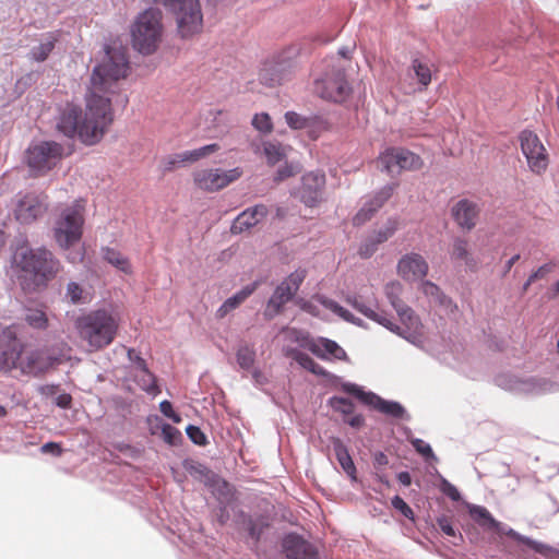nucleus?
Masks as SVG:
<instances>
[{"label": "nucleus", "instance_id": "1", "mask_svg": "<svg viewBox=\"0 0 559 559\" xmlns=\"http://www.w3.org/2000/svg\"><path fill=\"white\" fill-rule=\"evenodd\" d=\"M129 72L127 48L108 46L103 61L91 75L84 111L68 106L61 114L58 130L66 136L75 135L86 145L98 143L114 121V110L108 95L117 92L118 82Z\"/></svg>", "mask_w": 559, "mask_h": 559}, {"label": "nucleus", "instance_id": "2", "mask_svg": "<svg viewBox=\"0 0 559 559\" xmlns=\"http://www.w3.org/2000/svg\"><path fill=\"white\" fill-rule=\"evenodd\" d=\"M12 266L21 288L26 293L46 288L62 270L60 260L46 248L19 249Z\"/></svg>", "mask_w": 559, "mask_h": 559}, {"label": "nucleus", "instance_id": "3", "mask_svg": "<svg viewBox=\"0 0 559 559\" xmlns=\"http://www.w3.org/2000/svg\"><path fill=\"white\" fill-rule=\"evenodd\" d=\"M52 366L43 352L31 349L17 337L14 325L7 326L0 335V371L19 370L22 374L38 377Z\"/></svg>", "mask_w": 559, "mask_h": 559}, {"label": "nucleus", "instance_id": "4", "mask_svg": "<svg viewBox=\"0 0 559 559\" xmlns=\"http://www.w3.org/2000/svg\"><path fill=\"white\" fill-rule=\"evenodd\" d=\"M120 323L121 317L118 311L98 308L78 316L74 320V329L90 352H98L115 341Z\"/></svg>", "mask_w": 559, "mask_h": 559}, {"label": "nucleus", "instance_id": "5", "mask_svg": "<svg viewBox=\"0 0 559 559\" xmlns=\"http://www.w3.org/2000/svg\"><path fill=\"white\" fill-rule=\"evenodd\" d=\"M163 32L162 12L152 8L145 10L131 28L133 47L143 55H152L162 41Z\"/></svg>", "mask_w": 559, "mask_h": 559}, {"label": "nucleus", "instance_id": "6", "mask_svg": "<svg viewBox=\"0 0 559 559\" xmlns=\"http://www.w3.org/2000/svg\"><path fill=\"white\" fill-rule=\"evenodd\" d=\"M176 20L178 35L189 39L203 29V14L199 0H156Z\"/></svg>", "mask_w": 559, "mask_h": 559}, {"label": "nucleus", "instance_id": "7", "mask_svg": "<svg viewBox=\"0 0 559 559\" xmlns=\"http://www.w3.org/2000/svg\"><path fill=\"white\" fill-rule=\"evenodd\" d=\"M84 210V204L81 201H75L60 213L53 226V238L61 249H69L81 240Z\"/></svg>", "mask_w": 559, "mask_h": 559}, {"label": "nucleus", "instance_id": "8", "mask_svg": "<svg viewBox=\"0 0 559 559\" xmlns=\"http://www.w3.org/2000/svg\"><path fill=\"white\" fill-rule=\"evenodd\" d=\"M313 92L324 100L343 103L349 97L352 87L342 67L326 64L324 72L314 79Z\"/></svg>", "mask_w": 559, "mask_h": 559}, {"label": "nucleus", "instance_id": "9", "mask_svg": "<svg viewBox=\"0 0 559 559\" xmlns=\"http://www.w3.org/2000/svg\"><path fill=\"white\" fill-rule=\"evenodd\" d=\"M64 148L55 141H43L31 145L26 151V162L35 176L46 175L63 158Z\"/></svg>", "mask_w": 559, "mask_h": 559}, {"label": "nucleus", "instance_id": "10", "mask_svg": "<svg viewBox=\"0 0 559 559\" xmlns=\"http://www.w3.org/2000/svg\"><path fill=\"white\" fill-rule=\"evenodd\" d=\"M519 142L530 170L535 175L545 174L549 165V154L539 136L531 130H523L519 134Z\"/></svg>", "mask_w": 559, "mask_h": 559}, {"label": "nucleus", "instance_id": "11", "mask_svg": "<svg viewBox=\"0 0 559 559\" xmlns=\"http://www.w3.org/2000/svg\"><path fill=\"white\" fill-rule=\"evenodd\" d=\"M307 276V271L305 269H298L295 272L290 273L274 290L272 297L270 298L265 314L270 318L278 314L284 305H286L289 300L298 292L301 283L305 281Z\"/></svg>", "mask_w": 559, "mask_h": 559}, {"label": "nucleus", "instance_id": "12", "mask_svg": "<svg viewBox=\"0 0 559 559\" xmlns=\"http://www.w3.org/2000/svg\"><path fill=\"white\" fill-rule=\"evenodd\" d=\"M241 175L242 170L238 167L229 170L207 168L195 171L193 174V181L199 189L215 192L236 181Z\"/></svg>", "mask_w": 559, "mask_h": 559}, {"label": "nucleus", "instance_id": "13", "mask_svg": "<svg viewBox=\"0 0 559 559\" xmlns=\"http://www.w3.org/2000/svg\"><path fill=\"white\" fill-rule=\"evenodd\" d=\"M384 292L391 306L395 309L401 322L406 326L407 331H411L414 334H419L423 329V324L414 310L401 299V294L403 292L402 285L399 282H391L385 285Z\"/></svg>", "mask_w": 559, "mask_h": 559}, {"label": "nucleus", "instance_id": "14", "mask_svg": "<svg viewBox=\"0 0 559 559\" xmlns=\"http://www.w3.org/2000/svg\"><path fill=\"white\" fill-rule=\"evenodd\" d=\"M298 334L296 341L299 342L300 346L309 349L318 358L328 360L330 357L337 360L347 359L346 352L334 341L320 337L318 340L311 338L309 334L294 331Z\"/></svg>", "mask_w": 559, "mask_h": 559}, {"label": "nucleus", "instance_id": "15", "mask_svg": "<svg viewBox=\"0 0 559 559\" xmlns=\"http://www.w3.org/2000/svg\"><path fill=\"white\" fill-rule=\"evenodd\" d=\"M344 390L355 395L362 403L385 415H390L394 418H402L405 414V409L400 403L385 401L372 392H365L356 384H345Z\"/></svg>", "mask_w": 559, "mask_h": 559}, {"label": "nucleus", "instance_id": "16", "mask_svg": "<svg viewBox=\"0 0 559 559\" xmlns=\"http://www.w3.org/2000/svg\"><path fill=\"white\" fill-rule=\"evenodd\" d=\"M325 176L321 173H308L302 177L301 186L298 189V197L301 202L309 206H317L323 200Z\"/></svg>", "mask_w": 559, "mask_h": 559}, {"label": "nucleus", "instance_id": "17", "mask_svg": "<svg viewBox=\"0 0 559 559\" xmlns=\"http://www.w3.org/2000/svg\"><path fill=\"white\" fill-rule=\"evenodd\" d=\"M47 204L38 195L26 193L20 198L14 207V216L21 224H31L43 216Z\"/></svg>", "mask_w": 559, "mask_h": 559}, {"label": "nucleus", "instance_id": "18", "mask_svg": "<svg viewBox=\"0 0 559 559\" xmlns=\"http://www.w3.org/2000/svg\"><path fill=\"white\" fill-rule=\"evenodd\" d=\"M396 185H386L370 197L353 217L355 226H361L370 221L373 215L384 205V203L392 197Z\"/></svg>", "mask_w": 559, "mask_h": 559}, {"label": "nucleus", "instance_id": "19", "mask_svg": "<svg viewBox=\"0 0 559 559\" xmlns=\"http://www.w3.org/2000/svg\"><path fill=\"white\" fill-rule=\"evenodd\" d=\"M428 270L429 266L425 258L415 252L404 254L397 263V274L409 282L424 278Z\"/></svg>", "mask_w": 559, "mask_h": 559}, {"label": "nucleus", "instance_id": "20", "mask_svg": "<svg viewBox=\"0 0 559 559\" xmlns=\"http://www.w3.org/2000/svg\"><path fill=\"white\" fill-rule=\"evenodd\" d=\"M283 549L287 559H319L317 548L296 534L283 539Z\"/></svg>", "mask_w": 559, "mask_h": 559}, {"label": "nucleus", "instance_id": "21", "mask_svg": "<svg viewBox=\"0 0 559 559\" xmlns=\"http://www.w3.org/2000/svg\"><path fill=\"white\" fill-rule=\"evenodd\" d=\"M479 212L478 204L468 199L457 201L451 209V215L455 223L466 230H472L476 226Z\"/></svg>", "mask_w": 559, "mask_h": 559}, {"label": "nucleus", "instance_id": "22", "mask_svg": "<svg viewBox=\"0 0 559 559\" xmlns=\"http://www.w3.org/2000/svg\"><path fill=\"white\" fill-rule=\"evenodd\" d=\"M269 210L264 204H257L241 212L233 222L230 231L234 235L241 234L257 226L266 217Z\"/></svg>", "mask_w": 559, "mask_h": 559}, {"label": "nucleus", "instance_id": "23", "mask_svg": "<svg viewBox=\"0 0 559 559\" xmlns=\"http://www.w3.org/2000/svg\"><path fill=\"white\" fill-rule=\"evenodd\" d=\"M345 301L350 305L354 309H356L358 312L364 314L366 318L381 324L382 326L386 328L391 332L395 334H401L400 326L393 323L385 314L378 313L370 307H368L362 300L361 297L358 295H348L345 298Z\"/></svg>", "mask_w": 559, "mask_h": 559}, {"label": "nucleus", "instance_id": "24", "mask_svg": "<svg viewBox=\"0 0 559 559\" xmlns=\"http://www.w3.org/2000/svg\"><path fill=\"white\" fill-rule=\"evenodd\" d=\"M150 431L152 435H156L160 430L163 440L169 445H177L182 440L181 432L174 426L162 421L158 416L150 417Z\"/></svg>", "mask_w": 559, "mask_h": 559}, {"label": "nucleus", "instance_id": "25", "mask_svg": "<svg viewBox=\"0 0 559 559\" xmlns=\"http://www.w3.org/2000/svg\"><path fill=\"white\" fill-rule=\"evenodd\" d=\"M259 286V282H253L237 292L234 296L227 298L217 309V317L224 318L230 311L238 308L249 296H251Z\"/></svg>", "mask_w": 559, "mask_h": 559}, {"label": "nucleus", "instance_id": "26", "mask_svg": "<svg viewBox=\"0 0 559 559\" xmlns=\"http://www.w3.org/2000/svg\"><path fill=\"white\" fill-rule=\"evenodd\" d=\"M333 450L343 471L352 480H357L356 467L346 445L340 439L333 440Z\"/></svg>", "mask_w": 559, "mask_h": 559}, {"label": "nucleus", "instance_id": "27", "mask_svg": "<svg viewBox=\"0 0 559 559\" xmlns=\"http://www.w3.org/2000/svg\"><path fill=\"white\" fill-rule=\"evenodd\" d=\"M471 518L485 530L501 532V524L493 519L490 512L481 506H471L468 508Z\"/></svg>", "mask_w": 559, "mask_h": 559}, {"label": "nucleus", "instance_id": "28", "mask_svg": "<svg viewBox=\"0 0 559 559\" xmlns=\"http://www.w3.org/2000/svg\"><path fill=\"white\" fill-rule=\"evenodd\" d=\"M320 305H322L324 308L331 310L333 313L342 318L346 322L354 323L356 325L361 326L362 320L356 318L352 312H349L347 309L340 306L336 301L333 299H330L323 295H316L313 297Z\"/></svg>", "mask_w": 559, "mask_h": 559}, {"label": "nucleus", "instance_id": "29", "mask_svg": "<svg viewBox=\"0 0 559 559\" xmlns=\"http://www.w3.org/2000/svg\"><path fill=\"white\" fill-rule=\"evenodd\" d=\"M286 355L292 357L296 362H298L304 369L310 371L313 374L328 377L329 372L319 364H317L309 355L292 348L288 349Z\"/></svg>", "mask_w": 559, "mask_h": 559}, {"label": "nucleus", "instance_id": "30", "mask_svg": "<svg viewBox=\"0 0 559 559\" xmlns=\"http://www.w3.org/2000/svg\"><path fill=\"white\" fill-rule=\"evenodd\" d=\"M102 254L104 260L115 266L117 270L124 274L132 273V266L129 259L120 251L110 247H104L102 248Z\"/></svg>", "mask_w": 559, "mask_h": 559}, {"label": "nucleus", "instance_id": "31", "mask_svg": "<svg viewBox=\"0 0 559 559\" xmlns=\"http://www.w3.org/2000/svg\"><path fill=\"white\" fill-rule=\"evenodd\" d=\"M134 379L138 385L148 394L156 396L160 393V389L157 385L155 376L148 370L147 367L138 369L134 371Z\"/></svg>", "mask_w": 559, "mask_h": 559}, {"label": "nucleus", "instance_id": "32", "mask_svg": "<svg viewBox=\"0 0 559 559\" xmlns=\"http://www.w3.org/2000/svg\"><path fill=\"white\" fill-rule=\"evenodd\" d=\"M59 39L58 33H48L45 35L43 41L34 47L31 51V56L35 61H45L50 52L53 50L56 43Z\"/></svg>", "mask_w": 559, "mask_h": 559}, {"label": "nucleus", "instance_id": "33", "mask_svg": "<svg viewBox=\"0 0 559 559\" xmlns=\"http://www.w3.org/2000/svg\"><path fill=\"white\" fill-rule=\"evenodd\" d=\"M411 69L413 70L414 75L420 85V91L426 90L427 86L431 83L432 79L429 63L425 60L416 58L412 61Z\"/></svg>", "mask_w": 559, "mask_h": 559}, {"label": "nucleus", "instance_id": "34", "mask_svg": "<svg viewBox=\"0 0 559 559\" xmlns=\"http://www.w3.org/2000/svg\"><path fill=\"white\" fill-rule=\"evenodd\" d=\"M399 156V170H417L421 168V158L407 150L396 148Z\"/></svg>", "mask_w": 559, "mask_h": 559}, {"label": "nucleus", "instance_id": "35", "mask_svg": "<svg viewBox=\"0 0 559 559\" xmlns=\"http://www.w3.org/2000/svg\"><path fill=\"white\" fill-rule=\"evenodd\" d=\"M66 298L73 305L87 304L91 301L90 294L76 282L68 283Z\"/></svg>", "mask_w": 559, "mask_h": 559}, {"label": "nucleus", "instance_id": "36", "mask_svg": "<svg viewBox=\"0 0 559 559\" xmlns=\"http://www.w3.org/2000/svg\"><path fill=\"white\" fill-rule=\"evenodd\" d=\"M451 258L453 260L464 261L465 264L468 266L475 265L474 260L471 257V253L468 250V242L462 238H456L453 241Z\"/></svg>", "mask_w": 559, "mask_h": 559}, {"label": "nucleus", "instance_id": "37", "mask_svg": "<svg viewBox=\"0 0 559 559\" xmlns=\"http://www.w3.org/2000/svg\"><path fill=\"white\" fill-rule=\"evenodd\" d=\"M219 148L221 146L217 143L207 144L192 151L182 152V158L188 163H195L213 153H216Z\"/></svg>", "mask_w": 559, "mask_h": 559}, {"label": "nucleus", "instance_id": "38", "mask_svg": "<svg viewBox=\"0 0 559 559\" xmlns=\"http://www.w3.org/2000/svg\"><path fill=\"white\" fill-rule=\"evenodd\" d=\"M264 154L270 165H275L286 156L285 147L280 143L265 142L263 144Z\"/></svg>", "mask_w": 559, "mask_h": 559}, {"label": "nucleus", "instance_id": "39", "mask_svg": "<svg viewBox=\"0 0 559 559\" xmlns=\"http://www.w3.org/2000/svg\"><path fill=\"white\" fill-rule=\"evenodd\" d=\"M379 163L389 174L400 173L399 170V156L396 148L386 150L379 156Z\"/></svg>", "mask_w": 559, "mask_h": 559}, {"label": "nucleus", "instance_id": "40", "mask_svg": "<svg viewBox=\"0 0 559 559\" xmlns=\"http://www.w3.org/2000/svg\"><path fill=\"white\" fill-rule=\"evenodd\" d=\"M24 320L33 329L46 330L48 328L47 314L39 309H28Z\"/></svg>", "mask_w": 559, "mask_h": 559}, {"label": "nucleus", "instance_id": "41", "mask_svg": "<svg viewBox=\"0 0 559 559\" xmlns=\"http://www.w3.org/2000/svg\"><path fill=\"white\" fill-rule=\"evenodd\" d=\"M236 357L240 368L249 370L254 364L255 352L252 347L245 345L238 348Z\"/></svg>", "mask_w": 559, "mask_h": 559}, {"label": "nucleus", "instance_id": "42", "mask_svg": "<svg viewBox=\"0 0 559 559\" xmlns=\"http://www.w3.org/2000/svg\"><path fill=\"white\" fill-rule=\"evenodd\" d=\"M397 228H399V221L396 218H389L386 221L385 225L383 226V228H380L379 230H377L372 235V237L377 240V242L379 245L383 243L395 234Z\"/></svg>", "mask_w": 559, "mask_h": 559}, {"label": "nucleus", "instance_id": "43", "mask_svg": "<svg viewBox=\"0 0 559 559\" xmlns=\"http://www.w3.org/2000/svg\"><path fill=\"white\" fill-rule=\"evenodd\" d=\"M329 405L335 411L344 415L349 416L354 413V403L345 397L333 396L329 400Z\"/></svg>", "mask_w": 559, "mask_h": 559}, {"label": "nucleus", "instance_id": "44", "mask_svg": "<svg viewBox=\"0 0 559 559\" xmlns=\"http://www.w3.org/2000/svg\"><path fill=\"white\" fill-rule=\"evenodd\" d=\"M527 547L533 549L535 552L542 555L546 559H556L559 556V550L547 544L536 542L531 538Z\"/></svg>", "mask_w": 559, "mask_h": 559}, {"label": "nucleus", "instance_id": "45", "mask_svg": "<svg viewBox=\"0 0 559 559\" xmlns=\"http://www.w3.org/2000/svg\"><path fill=\"white\" fill-rule=\"evenodd\" d=\"M252 126L254 129L262 133H271L273 131V123L271 117L266 112L254 115L252 119Z\"/></svg>", "mask_w": 559, "mask_h": 559}, {"label": "nucleus", "instance_id": "46", "mask_svg": "<svg viewBox=\"0 0 559 559\" xmlns=\"http://www.w3.org/2000/svg\"><path fill=\"white\" fill-rule=\"evenodd\" d=\"M285 120L286 123L295 130L305 129L309 126V119L295 112V111H287L285 114Z\"/></svg>", "mask_w": 559, "mask_h": 559}, {"label": "nucleus", "instance_id": "47", "mask_svg": "<svg viewBox=\"0 0 559 559\" xmlns=\"http://www.w3.org/2000/svg\"><path fill=\"white\" fill-rule=\"evenodd\" d=\"M421 290L426 296L433 298L435 301L444 302L445 296L442 295L440 288L432 282H423Z\"/></svg>", "mask_w": 559, "mask_h": 559}, {"label": "nucleus", "instance_id": "48", "mask_svg": "<svg viewBox=\"0 0 559 559\" xmlns=\"http://www.w3.org/2000/svg\"><path fill=\"white\" fill-rule=\"evenodd\" d=\"M378 246L379 243L377 242V240L372 236H369L360 245L358 253L361 258H369L377 251Z\"/></svg>", "mask_w": 559, "mask_h": 559}, {"label": "nucleus", "instance_id": "49", "mask_svg": "<svg viewBox=\"0 0 559 559\" xmlns=\"http://www.w3.org/2000/svg\"><path fill=\"white\" fill-rule=\"evenodd\" d=\"M187 435L193 443H195L198 445L206 444V436L203 433V431L199 427L192 426V425L188 426Z\"/></svg>", "mask_w": 559, "mask_h": 559}, {"label": "nucleus", "instance_id": "50", "mask_svg": "<svg viewBox=\"0 0 559 559\" xmlns=\"http://www.w3.org/2000/svg\"><path fill=\"white\" fill-rule=\"evenodd\" d=\"M391 503L393 508L399 510L405 518L413 519L414 512L412 508L400 496H394Z\"/></svg>", "mask_w": 559, "mask_h": 559}, {"label": "nucleus", "instance_id": "51", "mask_svg": "<svg viewBox=\"0 0 559 559\" xmlns=\"http://www.w3.org/2000/svg\"><path fill=\"white\" fill-rule=\"evenodd\" d=\"M558 266V263L555 261H549L542 266H539L536 271L531 274V280H542L545 278L549 273L554 272V270Z\"/></svg>", "mask_w": 559, "mask_h": 559}, {"label": "nucleus", "instance_id": "52", "mask_svg": "<svg viewBox=\"0 0 559 559\" xmlns=\"http://www.w3.org/2000/svg\"><path fill=\"white\" fill-rule=\"evenodd\" d=\"M412 445L415 448V450L418 453H420L426 459H435V454H433L431 447L428 443H426L424 440L414 439V440H412Z\"/></svg>", "mask_w": 559, "mask_h": 559}, {"label": "nucleus", "instance_id": "53", "mask_svg": "<svg viewBox=\"0 0 559 559\" xmlns=\"http://www.w3.org/2000/svg\"><path fill=\"white\" fill-rule=\"evenodd\" d=\"M440 489L445 496H448L453 501H459L461 499V495L457 488L450 481H448L445 478H442Z\"/></svg>", "mask_w": 559, "mask_h": 559}, {"label": "nucleus", "instance_id": "54", "mask_svg": "<svg viewBox=\"0 0 559 559\" xmlns=\"http://www.w3.org/2000/svg\"><path fill=\"white\" fill-rule=\"evenodd\" d=\"M186 163L188 162L183 160L182 153L170 155L164 160V170L173 171L176 167L185 165Z\"/></svg>", "mask_w": 559, "mask_h": 559}, {"label": "nucleus", "instance_id": "55", "mask_svg": "<svg viewBox=\"0 0 559 559\" xmlns=\"http://www.w3.org/2000/svg\"><path fill=\"white\" fill-rule=\"evenodd\" d=\"M299 173V168L293 164H286L285 166L281 167L277 173L275 180L276 181H283L289 177L295 176Z\"/></svg>", "mask_w": 559, "mask_h": 559}, {"label": "nucleus", "instance_id": "56", "mask_svg": "<svg viewBox=\"0 0 559 559\" xmlns=\"http://www.w3.org/2000/svg\"><path fill=\"white\" fill-rule=\"evenodd\" d=\"M160 412L174 423H180L181 417L173 409V405L169 401L165 400L159 404Z\"/></svg>", "mask_w": 559, "mask_h": 559}, {"label": "nucleus", "instance_id": "57", "mask_svg": "<svg viewBox=\"0 0 559 559\" xmlns=\"http://www.w3.org/2000/svg\"><path fill=\"white\" fill-rule=\"evenodd\" d=\"M437 523L443 534L448 536H455L456 532L448 516L438 518Z\"/></svg>", "mask_w": 559, "mask_h": 559}, {"label": "nucleus", "instance_id": "58", "mask_svg": "<svg viewBox=\"0 0 559 559\" xmlns=\"http://www.w3.org/2000/svg\"><path fill=\"white\" fill-rule=\"evenodd\" d=\"M549 383L547 381H538L535 379H531L528 381L524 382V385L526 386L525 391L531 393H540L545 391L546 385Z\"/></svg>", "mask_w": 559, "mask_h": 559}, {"label": "nucleus", "instance_id": "59", "mask_svg": "<svg viewBox=\"0 0 559 559\" xmlns=\"http://www.w3.org/2000/svg\"><path fill=\"white\" fill-rule=\"evenodd\" d=\"M128 358L131 362L134 364V371H138V369H143L144 367H147L145 360L140 356L139 353H136L132 348L128 349Z\"/></svg>", "mask_w": 559, "mask_h": 559}, {"label": "nucleus", "instance_id": "60", "mask_svg": "<svg viewBox=\"0 0 559 559\" xmlns=\"http://www.w3.org/2000/svg\"><path fill=\"white\" fill-rule=\"evenodd\" d=\"M299 306H300L301 310H304L305 312H307L313 317L320 316L319 308L310 300H301V301H299Z\"/></svg>", "mask_w": 559, "mask_h": 559}, {"label": "nucleus", "instance_id": "61", "mask_svg": "<svg viewBox=\"0 0 559 559\" xmlns=\"http://www.w3.org/2000/svg\"><path fill=\"white\" fill-rule=\"evenodd\" d=\"M40 450L43 453H52L56 456H59L62 453V448L57 442H47L41 445Z\"/></svg>", "mask_w": 559, "mask_h": 559}, {"label": "nucleus", "instance_id": "62", "mask_svg": "<svg viewBox=\"0 0 559 559\" xmlns=\"http://www.w3.org/2000/svg\"><path fill=\"white\" fill-rule=\"evenodd\" d=\"M500 533H503L506 534L507 536L511 537L512 539L527 546L531 538L530 537H526V536H523L521 534H519L518 532H515L513 528H509L508 531H503L501 528V532Z\"/></svg>", "mask_w": 559, "mask_h": 559}, {"label": "nucleus", "instance_id": "63", "mask_svg": "<svg viewBox=\"0 0 559 559\" xmlns=\"http://www.w3.org/2000/svg\"><path fill=\"white\" fill-rule=\"evenodd\" d=\"M344 421L354 428H359L364 425V417L361 415H349L344 417Z\"/></svg>", "mask_w": 559, "mask_h": 559}, {"label": "nucleus", "instance_id": "64", "mask_svg": "<svg viewBox=\"0 0 559 559\" xmlns=\"http://www.w3.org/2000/svg\"><path fill=\"white\" fill-rule=\"evenodd\" d=\"M71 402H72V397L71 395L69 394H60L58 397H57V405L62 407V408H68L70 407L71 405Z\"/></svg>", "mask_w": 559, "mask_h": 559}]
</instances>
